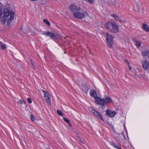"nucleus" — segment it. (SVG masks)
Wrapping results in <instances>:
<instances>
[{"label":"nucleus","mask_w":149,"mask_h":149,"mask_svg":"<svg viewBox=\"0 0 149 149\" xmlns=\"http://www.w3.org/2000/svg\"><path fill=\"white\" fill-rule=\"evenodd\" d=\"M46 149H50L49 148H47Z\"/></svg>","instance_id":"e433bc0d"},{"label":"nucleus","mask_w":149,"mask_h":149,"mask_svg":"<svg viewBox=\"0 0 149 149\" xmlns=\"http://www.w3.org/2000/svg\"><path fill=\"white\" fill-rule=\"evenodd\" d=\"M43 34L46 36H49L52 38H56V36L54 34L49 31L46 33H44Z\"/></svg>","instance_id":"9d476101"},{"label":"nucleus","mask_w":149,"mask_h":149,"mask_svg":"<svg viewBox=\"0 0 149 149\" xmlns=\"http://www.w3.org/2000/svg\"><path fill=\"white\" fill-rule=\"evenodd\" d=\"M89 88V86L87 85H83L82 87V89L83 90L85 91L86 93L87 92Z\"/></svg>","instance_id":"4468645a"},{"label":"nucleus","mask_w":149,"mask_h":149,"mask_svg":"<svg viewBox=\"0 0 149 149\" xmlns=\"http://www.w3.org/2000/svg\"><path fill=\"white\" fill-rule=\"evenodd\" d=\"M70 8L72 12L73 13V15L78 11H80V8L74 4H72L70 5Z\"/></svg>","instance_id":"423d86ee"},{"label":"nucleus","mask_w":149,"mask_h":149,"mask_svg":"<svg viewBox=\"0 0 149 149\" xmlns=\"http://www.w3.org/2000/svg\"><path fill=\"white\" fill-rule=\"evenodd\" d=\"M30 118L31 120L34 122L35 120V117L32 114H31L30 116Z\"/></svg>","instance_id":"5701e85b"},{"label":"nucleus","mask_w":149,"mask_h":149,"mask_svg":"<svg viewBox=\"0 0 149 149\" xmlns=\"http://www.w3.org/2000/svg\"><path fill=\"white\" fill-rule=\"evenodd\" d=\"M149 54V50H147L142 52L141 54L142 56H146Z\"/></svg>","instance_id":"dca6fc26"},{"label":"nucleus","mask_w":149,"mask_h":149,"mask_svg":"<svg viewBox=\"0 0 149 149\" xmlns=\"http://www.w3.org/2000/svg\"><path fill=\"white\" fill-rule=\"evenodd\" d=\"M125 63H126L128 64V66H129V70H130V65L129 63L127 61V60H125Z\"/></svg>","instance_id":"bb28decb"},{"label":"nucleus","mask_w":149,"mask_h":149,"mask_svg":"<svg viewBox=\"0 0 149 149\" xmlns=\"http://www.w3.org/2000/svg\"><path fill=\"white\" fill-rule=\"evenodd\" d=\"M115 148H116L117 149H122L121 146H116Z\"/></svg>","instance_id":"c756f323"},{"label":"nucleus","mask_w":149,"mask_h":149,"mask_svg":"<svg viewBox=\"0 0 149 149\" xmlns=\"http://www.w3.org/2000/svg\"><path fill=\"white\" fill-rule=\"evenodd\" d=\"M89 109L91 112L93 113L95 116H97L101 120H104L102 115L97 111L93 109L91 107L89 108Z\"/></svg>","instance_id":"6e6552de"},{"label":"nucleus","mask_w":149,"mask_h":149,"mask_svg":"<svg viewBox=\"0 0 149 149\" xmlns=\"http://www.w3.org/2000/svg\"><path fill=\"white\" fill-rule=\"evenodd\" d=\"M142 28L146 32L149 31V28H148L147 25L146 24H145V23H143V24Z\"/></svg>","instance_id":"ddd939ff"},{"label":"nucleus","mask_w":149,"mask_h":149,"mask_svg":"<svg viewBox=\"0 0 149 149\" xmlns=\"http://www.w3.org/2000/svg\"><path fill=\"white\" fill-rule=\"evenodd\" d=\"M105 26L113 33H117L118 31V26L114 22H108L105 24Z\"/></svg>","instance_id":"7ed1b4c3"},{"label":"nucleus","mask_w":149,"mask_h":149,"mask_svg":"<svg viewBox=\"0 0 149 149\" xmlns=\"http://www.w3.org/2000/svg\"><path fill=\"white\" fill-rule=\"evenodd\" d=\"M63 118L64 121L67 123H69V122H70L69 120L67 118L63 117Z\"/></svg>","instance_id":"393cba45"},{"label":"nucleus","mask_w":149,"mask_h":149,"mask_svg":"<svg viewBox=\"0 0 149 149\" xmlns=\"http://www.w3.org/2000/svg\"><path fill=\"white\" fill-rule=\"evenodd\" d=\"M90 54H91V52L90 53H89Z\"/></svg>","instance_id":"c9c22d12"},{"label":"nucleus","mask_w":149,"mask_h":149,"mask_svg":"<svg viewBox=\"0 0 149 149\" xmlns=\"http://www.w3.org/2000/svg\"><path fill=\"white\" fill-rule=\"evenodd\" d=\"M43 22L46 23L47 25L48 26H50V22L47 20V19H44Z\"/></svg>","instance_id":"412c9836"},{"label":"nucleus","mask_w":149,"mask_h":149,"mask_svg":"<svg viewBox=\"0 0 149 149\" xmlns=\"http://www.w3.org/2000/svg\"><path fill=\"white\" fill-rule=\"evenodd\" d=\"M80 141H81V143H84V142L83 141H81V140Z\"/></svg>","instance_id":"f704fd0d"},{"label":"nucleus","mask_w":149,"mask_h":149,"mask_svg":"<svg viewBox=\"0 0 149 149\" xmlns=\"http://www.w3.org/2000/svg\"><path fill=\"white\" fill-rule=\"evenodd\" d=\"M132 40L134 43L135 45L137 47V48L140 47L141 43L140 41L137 40L134 38H133Z\"/></svg>","instance_id":"9b49d317"},{"label":"nucleus","mask_w":149,"mask_h":149,"mask_svg":"<svg viewBox=\"0 0 149 149\" xmlns=\"http://www.w3.org/2000/svg\"><path fill=\"white\" fill-rule=\"evenodd\" d=\"M46 102L49 104H51V100L50 97H48V98H46L45 99Z\"/></svg>","instance_id":"a211bd4d"},{"label":"nucleus","mask_w":149,"mask_h":149,"mask_svg":"<svg viewBox=\"0 0 149 149\" xmlns=\"http://www.w3.org/2000/svg\"><path fill=\"white\" fill-rule=\"evenodd\" d=\"M27 100L29 103H32V100L30 98H28L27 99Z\"/></svg>","instance_id":"cd10ccee"},{"label":"nucleus","mask_w":149,"mask_h":149,"mask_svg":"<svg viewBox=\"0 0 149 149\" xmlns=\"http://www.w3.org/2000/svg\"><path fill=\"white\" fill-rule=\"evenodd\" d=\"M2 10L0 8V17H1L2 15Z\"/></svg>","instance_id":"c85d7f7f"},{"label":"nucleus","mask_w":149,"mask_h":149,"mask_svg":"<svg viewBox=\"0 0 149 149\" xmlns=\"http://www.w3.org/2000/svg\"><path fill=\"white\" fill-rule=\"evenodd\" d=\"M119 136L123 140L125 139V134L123 132H122L119 134Z\"/></svg>","instance_id":"f3484780"},{"label":"nucleus","mask_w":149,"mask_h":149,"mask_svg":"<svg viewBox=\"0 0 149 149\" xmlns=\"http://www.w3.org/2000/svg\"><path fill=\"white\" fill-rule=\"evenodd\" d=\"M95 101L97 104L102 106H104L105 103H110L112 102V101L109 97L106 96L104 98H101L99 97L95 98Z\"/></svg>","instance_id":"f03ea898"},{"label":"nucleus","mask_w":149,"mask_h":149,"mask_svg":"<svg viewBox=\"0 0 149 149\" xmlns=\"http://www.w3.org/2000/svg\"><path fill=\"white\" fill-rule=\"evenodd\" d=\"M142 67L144 70L146 71L149 67V62L146 60H142L141 61Z\"/></svg>","instance_id":"0eeeda50"},{"label":"nucleus","mask_w":149,"mask_h":149,"mask_svg":"<svg viewBox=\"0 0 149 149\" xmlns=\"http://www.w3.org/2000/svg\"><path fill=\"white\" fill-rule=\"evenodd\" d=\"M42 91L45 94L44 97H46V98H48V97H49V94L47 91L43 90H42Z\"/></svg>","instance_id":"6ab92c4d"},{"label":"nucleus","mask_w":149,"mask_h":149,"mask_svg":"<svg viewBox=\"0 0 149 149\" xmlns=\"http://www.w3.org/2000/svg\"><path fill=\"white\" fill-rule=\"evenodd\" d=\"M116 113L114 111L110 110L107 109L106 111V114L107 115L109 116L112 117L114 116L116 114Z\"/></svg>","instance_id":"1a4fd4ad"},{"label":"nucleus","mask_w":149,"mask_h":149,"mask_svg":"<svg viewBox=\"0 0 149 149\" xmlns=\"http://www.w3.org/2000/svg\"><path fill=\"white\" fill-rule=\"evenodd\" d=\"M18 103L19 104H22L23 103H24V104H25L26 102V101L24 100H19V101L18 102Z\"/></svg>","instance_id":"b1692460"},{"label":"nucleus","mask_w":149,"mask_h":149,"mask_svg":"<svg viewBox=\"0 0 149 149\" xmlns=\"http://www.w3.org/2000/svg\"><path fill=\"white\" fill-rule=\"evenodd\" d=\"M90 3H93L94 0H87Z\"/></svg>","instance_id":"7c9ffc66"},{"label":"nucleus","mask_w":149,"mask_h":149,"mask_svg":"<svg viewBox=\"0 0 149 149\" xmlns=\"http://www.w3.org/2000/svg\"><path fill=\"white\" fill-rule=\"evenodd\" d=\"M80 11H78L73 14L75 18L77 19H81L85 16H88V14L86 12H85L84 13H82Z\"/></svg>","instance_id":"20e7f679"},{"label":"nucleus","mask_w":149,"mask_h":149,"mask_svg":"<svg viewBox=\"0 0 149 149\" xmlns=\"http://www.w3.org/2000/svg\"><path fill=\"white\" fill-rule=\"evenodd\" d=\"M57 114L61 116H64L63 114L62 113L61 111L58 109L57 110Z\"/></svg>","instance_id":"aec40b11"},{"label":"nucleus","mask_w":149,"mask_h":149,"mask_svg":"<svg viewBox=\"0 0 149 149\" xmlns=\"http://www.w3.org/2000/svg\"><path fill=\"white\" fill-rule=\"evenodd\" d=\"M6 48V45L3 43L2 42H0V48L4 50Z\"/></svg>","instance_id":"2eb2a0df"},{"label":"nucleus","mask_w":149,"mask_h":149,"mask_svg":"<svg viewBox=\"0 0 149 149\" xmlns=\"http://www.w3.org/2000/svg\"><path fill=\"white\" fill-rule=\"evenodd\" d=\"M111 16H112L113 18H114L116 20H118L119 19V18L117 15L112 14L111 15Z\"/></svg>","instance_id":"4be33fe9"},{"label":"nucleus","mask_w":149,"mask_h":149,"mask_svg":"<svg viewBox=\"0 0 149 149\" xmlns=\"http://www.w3.org/2000/svg\"><path fill=\"white\" fill-rule=\"evenodd\" d=\"M90 95L91 97H94L95 100V98L97 97V96L96 92L94 90H91L90 92Z\"/></svg>","instance_id":"f8f14e48"},{"label":"nucleus","mask_w":149,"mask_h":149,"mask_svg":"<svg viewBox=\"0 0 149 149\" xmlns=\"http://www.w3.org/2000/svg\"><path fill=\"white\" fill-rule=\"evenodd\" d=\"M3 15L4 17L8 18L6 19V18L2 17L1 20V22L3 24H5L7 21V25L10 26L12 21L14 19L15 13L12 10L10 11L8 8H5L3 10Z\"/></svg>","instance_id":"f257e3e1"},{"label":"nucleus","mask_w":149,"mask_h":149,"mask_svg":"<svg viewBox=\"0 0 149 149\" xmlns=\"http://www.w3.org/2000/svg\"><path fill=\"white\" fill-rule=\"evenodd\" d=\"M31 1H38V0H30Z\"/></svg>","instance_id":"72a5a7b5"},{"label":"nucleus","mask_w":149,"mask_h":149,"mask_svg":"<svg viewBox=\"0 0 149 149\" xmlns=\"http://www.w3.org/2000/svg\"><path fill=\"white\" fill-rule=\"evenodd\" d=\"M110 144L111 145H112V146H113V147H114L115 148L116 147V145H115V143H114L113 142H112V141H111V142H110Z\"/></svg>","instance_id":"a878e982"},{"label":"nucleus","mask_w":149,"mask_h":149,"mask_svg":"<svg viewBox=\"0 0 149 149\" xmlns=\"http://www.w3.org/2000/svg\"><path fill=\"white\" fill-rule=\"evenodd\" d=\"M68 124H69V125L71 127H72V125H71V124L70 123V122H69V123H68Z\"/></svg>","instance_id":"473e14b6"},{"label":"nucleus","mask_w":149,"mask_h":149,"mask_svg":"<svg viewBox=\"0 0 149 149\" xmlns=\"http://www.w3.org/2000/svg\"><path fill=\"white\" fill-rule=\"evenodd\" d=\"M107 37L106 40L107 42L108 46L109 47H111L113 45V39H114V37L112 36L111 35L108 33H107L106 34Z\"/></svg>","instance_id":"39448f33"},{"label":"nucleus","mask_w":149,"mask_h":149,"mask_svg":"<svg viewBox=\"0 0 149 149\" xmlns=\"http://www.w3.org/2000/svg\"><path fill=\"white\" fill-rule=\"evenodd\" d=\"M119 21L121 23H123V22L124 21L123 20H119Z\"/></svg>","instance_id":"2f4dec72"}]
</instances>
